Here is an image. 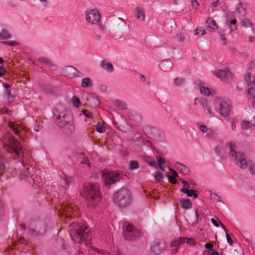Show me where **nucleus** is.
I'll use <instances>...</instances> for the list:
<instances>
[{"label":"nucleus","mask_w":255,"mask_h":255,"mask_svg":"<svg viewBox=\"0 0 255 255\" xmlns=\"http://www.w3.org/2000/svg\"><path fill=\"white\" fill-rule=\"evenodd\" d=\"M72 103L73 105L77 108L79 107L80 105V99L75 96H74L72 98Z\"/></svg>","instance_id":"4c0bfd02"},{"label":"nucleus","mask_w":255,"mask_h":255,"mask_svg":"<svg viewBox=\"0 0 255 255\" xmlns=\"http://www.w3.org/2000/svg\"><path fill=\"white\" fill-rule=\"evenodd\" d=\"M237 20L236 19L233 20H227L226 21V24L229 26L230 29V31L233 32L235 31L237 29V26L236 25Z\"/></svg>","instance_id":"5701e85b"},{"label":"nucleus","mask_w":255,"mask_h":255,"mask_svg":"<svg viewBox=\"0 0 255 255\" xmlns=\"http://www.w3.org/2000/svg\"><path fill=\"white\" fill-rule=\"evenodd\" d=\"M11 37V34L6 29H2L1 33H0V39H8Z\"/></svg>","instance_id":"c85d7f7f"},{"label":"nucleus","mask_w":255,"mask_h":255,"mask_svg":"<svg viewBox=\"0 0 255 255\" xmlns=\"http://www.w3.org/2000/svg\"><path fill=\"white\" fill-rule=\"evenodd\" d=\"M220 40L222 41V42H223V45H225L226 44L227 39L224 34L220 35Z\"/></svg>","instance_id":"4d7b16f0"},{"label":"nucleus","mask_w":255,"mask_h":255,"mask_svg":"<svg viewBox=\"0 0 255 255\" xmlns=\"http://www.w3.org/2000/svg\"><path fill=\"white\" fill-rule=\"evenodd\" d=\"M81 86L83 88L90 87L92 86V82L90 78H84L81 80Z\"/></svg>","instance_id":"bb28decb"},{"label":"nucleus","mask_w":255,"mask_h":255,"mask_svg":"<svg viewBox=\"0 0 255 255\" xmlns=\"http://www.w3.org/2000/svg\"><path fill=\"white\" fill-rule=\"evenodd\" d=\"M83 114L86 117H88V118H91L92 117V113H91L90 112H89V111L88 110H84L83 111Z\"/></svg>","instance_id":"5fc2aeb1"},{"label":"nucleus","mask_w":255,"mask_h":255,"mask_svg":"<svg viewBox=\"0 0 255 255\" xmlns=\"http://www.w3.org/2000/svg\"><path fill=\"white\" fill-rule=\"evenodd\" d=\"M215 134V133L214 131L212 130H210L207 133L206 135L208 137H212L214 136Z\"/></svg>","instance_id":"13d9d810"},{"label":"nucleus","mask_w":255,"mask_h":255,"mask_svg":"<svg viewBox=\"0 0 255 255\" xmlns=\"http://www.w3.org/2000/svg\"><path fill=\"white\" fill-rule=\"evenodd\" d=\"M71 237L76 242L80 244L84 243L85 246L91 243V234L86 226L76 223H72L68 226Z\"/></svg>","instance_id":"f257e3e1"},{"label":"nucleus","mask_w":255,"mask_h":255,"mask_svg":"<svg viewBox=\"0 0 255 255\" xmlns=\"http://www.w3.org/2000/svg\"><path fill=\"white\" fill-rule=\"evenodd\" d=\"M113 199L119 207H126L129 204L131 200L130 192L127 188H122L114 194Z\"/></svg>","instance_id":"39448f33"},{"label":"nucleus","mask_w":255,"mask_h":255,"mask_svg":"<svg viewBox=\"0 0 255 255\" xmlns=\"http://www.w3.org/2000/svg\"><path fill=\"white\" fill-rule=\"evenodd\" d=\"M200 103L204 111H206L207 112L210 117H213L215 116L214 113L212 112L206 100L203 99L201 100Z\"/></svg>","instance_id":"dca6fc26"},{"label":"nucleus","mask_w":255,"mask_h":255,"mask_svg":"<svg viewBox=\"0 0 255 255\" xmlns=\"http://www.w3.org/2000/svg\"><path fill=\"white\" fill-rule=\"evenodd\" d=\"M230 151L229 156L233 159L235 164L242 169H246L248 168V162L245 154L241 151H237L236 146L234 142L229 143Z\"/></svg>","instance_id":"423d86ee"},{"label":"nucleus","mask_w":255,"mask_h":255,"mask_svg":"<svg viewBox=\"0 0 255 255\" xmlns=\"http://www.w3.org/2000/svg\"><path fill=\"white\" fill-rule=\"evenodd\" d=\"M5 171V165L4 162L3 161H0V173H1V175L2 173Z\"/></svg>","instance_id":"37998d69"},{"label":"nucleus","mask_w":255,"mask_h":255,"mask_svg":"<svg viewBox=\"0 0 255 255\" xmlns=\"http://www.w3.org/2000/svg\"><path fill=\"white\" fill-rule=\"evenodd\" d=\"M101 67L109 72H112L114 71V67L112 64L106 60L101 61Z\"/></svg>","instance_id":"2eb2a0df"},{"label":"nucleus","mask_w":255,"mask_h":255,"mask_svg":"<svg viewBox=\"0 0 255 255\" xmlns=\"http://www.w3.org/2000/svg\"><path fill=\"white\" fill-rule=\"evenodd\" d=\"M182 184H183V187L182 188H181V189H180V191L182 192H183V190H188V189L189 188V184L187 181H183L182 182Z\"/></svg>","instance_id":"a18cd8bd"},{"label":"nucleus","mask_w":255,"mask_h":255,"mask_svg":"<svg viewBox=\"0 0 255 255\" xmlns=\"http://www.w3.org/2000/svg\"><path fill=\"white\" fill-rule=\"evenodd\" d=\"M211 222L213 223V224L217 227H219V224L217 222V221L216 220H215L214 219L212 218L211 219Z\"/></svg>","instance_id":"e2e57ef3"},{"label":"nucleus","mask_w":255,"mask_h":255,"mask_svg":"<svg viewBox=\"0 0 255 255\" xmlns=\"http://www.w3.org/2000/svg\"><path fill=\"white\" fill-rule=\"evenodd\" d=\"M77 207L73 204H69L66 206H62L61 208L59 210L60 214L65 218H68L72 215L71 213L73 212L74 216L76 215V213Z\"/></svg>","instance_id":"9b49d317"},{"label":"nucleus","mask_w":255,"mask_h":255,"mask_svg":"<svg viewBox=\"0 0 255 255\" xmlns=\"http://www.w3.org/2000/svg\"><path fill=\"white\" fill-rule=\"evenodd\" d=\"M42 126L41 125L37 124L34 127V129L35 131H39L42 128Z\"/></svg>","instance_id":"bf43d9fd"},{"label":"nucleus","mask_w":255,"mask_h":255,"mask_svg":"<svg viewBox=\"0 0 255 255\" xmlns=\"http://www.w3.org/2000/svg\"><path fill=\"white\" fill-rule=\"evenodd\" d=\"M252 124L250 122L244 120L242 122L241 127L243 129H248L252 127Z\"/></svg>","instance_id":"72a5a7b5"},{"label":"nucleus","mask_w":255,"mask_h":255,"mask_svg":"<svg viewBox=\"0 0 255 255\" xmlns=\"http://www.w3.org/2000/svg\"><path fill=\"white\" fill-rule=\"evenodd\" d=\"M181 207L185 210H187L192 207V203L189 199H182L180 200Z\"/></svg>","instance_id":"aec40b11"},{"label":"nucleus","mask_w":255,"mask_h":255,"mask_svg":"<svg viewBox=\"0 0 255 255\" xmlns=\"http://www.w3.org/2000/svg\"><path fill=\"white\" fill-rule=\"evenodd\" d=\"M29 169H27L26 171L23 173V174H20L19 176L20 179L22 180L24 178L28 177L29 173L28 172Z\"/></svg>","instance_id":"de8ad7c7"},{"label":"nucleus","mask_w":255,"mask_h":255,"mask_svg":"<svg viewBox=\"0 0 255 255\" xmlns=\"http://www.w3.org/2000/svg\"><path fill=\"white\" fill-rule=\"evenodd\" d=\"M8 126L10 128H11L15 134L18 135L19 136L22 135V132L19 129L20 128L23 129V128H22L21 126H19V125L16 124L13 122H10L8 123Z\"/></svg>","instance_id":"4468645a"},{"label":"nucleus","mask_w":255,"mask_h":255,"mask_svg":"<svg viewBox=\"0 0 255 255\" xmlns=\"http://www.w3.org/2000/svg\"><path fill=\"white\" fill-rule=\"evenodd\" d=\"M214 73L216 76L220 78H228L232 77V73L229 71V69H226L225 70H219L217 72H214Z\"/></svg>","instance_id":"ddd939ff"},{"label":"nucleus","mask_w":255,"mask_h":255,"mask_svg":"<svg viewBox=\"0 0 255 255\" xmlns=\"http://www.w3.org/2000/svg\"><path fill=\"white\" fill-rule=\"evenodd\" d=\"M183 193H186L189 197L193 196L194 198H196L197 197V194L193 189L183 190Z\"/></svg>","instance_id":"473e14b6"},{"label":"nucleus","mask_w":255,"mask_h":255,"mask_svg":"<svg viewBox=\"0 0 255 255\" xmlns=\"http://www.w3.org/2000/svg\"><path fill=\"white\" fill-rule=\"evenodd\" d=\"M102 175L106 185L115 183L119 181L121 178V175L119 173L114 171L103 172Z\"/></svg>","instance_id":"1a4fd4ad"},{"label":"nucleus","mask_w":255,"mask_h":255,"mask_svg":"<svg viewBox=\"0 0 255 255\" xmlns=\"http://www.w3.org/2000/svg\"><path fill=\"white\" fill-rule=\"evenodd\" d=\"M160 67L163 71H168L172 68V63L169 61L163 60L161 62Z\"/></svg>","instance_id":"f3484780"},{"label":"nucleus","mask_w":255,"mask_h":255,"mask_svg":"<svg viewBox=\"0 0 255 255\" xmlns=\"http://www.w3.org/2000/svg\"><path fill=\"white\" fill-rule=\"evenodd\" d=\"M81 164H86L88 165L89 166H90V165H89V164H90L89 160V159H88V158L87 157H83V159L82 161H81Z\"/></svg>","instance_id":"6e6d98bb"},{"label":"nucleus","mask_w":255,"mask_h":255,"mask_svg":"<svg viewBox=\"0 0 255 255\" xmlns=\"http://www.w3.org/2000/svg\"><path fill=\"white\" fill-rule=\"evenodd\" d=\"M125 229L123 232V235L125 238L128 240H133L136 238L139 237L141 235L140 232L134 228L130 224H127L124 227Z\"/></svg>","instance_id":"6e6552de"},{"label":"nucleus","mask_w":255,"mask_h":255,"mask_svg":"<svg viewBox=\"0 0 255 255\" xmlns=\"http://www.w3.org/2000/svg\"><path fill=\"white\" fill-rule=\"evenodd\" d=\"M200 92L202 94L206 96H209L210 94L209 89L208 88H205L204 86H202L200 88Z\"/></svg>","instance_id":"e433bc0d"},{"label":"nucleus","mask_w":255,"mask_h":255,"mask_svg":"<svg viewBox=\"0 0 255 255\" xmlns=\"http://www.w3.org/2000/svg\"><path fill=\"white\" fill-rule=\"evenodd\" d=\"M255 66V61H251L249 64V67L250 68H252Z\"/></svg>","instance_id":"774afa93"},{"label":"nucleus","mask_w":255,"mask_h":255,"mask_svg":"<svg viewBox=\"0 0 255 255\" xmlns=\"http://www.w3.org/2000/svg\"><path fill=\"white\" fill-rule=\"evenodd\" d=\"M175 165L176 168L184 174L187 175L190 172V170L187 167L179 162H176Z\"/></svg>","instance_id":"6ab92c4d"},{"label":"nucleus","mask_w":255,"mask_h":255,"mask_svg":"<svg viewBox=\"0 0 255 255\" xmlns=\"http://www.w3.org/2000/svg\"><path fill=\"white\" fill-rule=\"evenodd\" d=\"M250 170L252 174H255V167H254L253 166H250Z\"/></svg>","instance_id":"338daca9"},{"label":"nucleus","mask_w":255,"mask_h":255,"mask_svg":"<svg viewBox=\"0 0 255 255\" xmlns=\"http://www.w3.org/2000/svg\"><path fill=\"white\" fill-rule=\"evenodd\" d=\"M248 98L252 100L253 106L255 108V89L252 87L250 88L248 91Z\"/></svg>","instance_id":"a211bd4d"},{"label":"nucleus","mask_w":255,"mask_h":255,"mask_svg":"<svg viewBox=\"0 0 255 255\" xmlns=\"http://www.w3.org/2000/svg\"><path fill=\"white\" fill-rule=\"evenodd\" d=\"M219 0H216V1L213 2L211 4V7L213 8L214 7H216L219 3Z\"/></svg>","instance_id":"69168bd1"},{"label":"nucleus","mask_w":255,"mask_h":255,"mask_svg":"<svg viewBox=\"0 0 255 255\" xmlns=\"http://www.w3.org/2000/svg\"><path fill=\"white\" fill-rule=\"evenodd\" d=\"M219 223L221 224L223 229L225 230V231L226 232V236L228 243L230 246H232L233 244V241L231 237H230V235L228 233V229L226 228L225 226L221 221H219Z\"/></svg>","instance_id":"cd10ccee"},{"label":"nucleus","mask_w":255,"mask_h":255,"mask_svg":"<svg viewBox=\"0 0 255 255\" xmlns=\"http://www.w3.org/2000/svg\"><path fill=\"white\" fill-rule=\"evenodd\" d=\"M55 115L56 124L62 128L63 132L67 134L72 133L75 129L71 116L65 110Z\"/></svg>","instance_id":"f03ea898"},{"label":"nucleus","mask_w":255,"mask_h":255,"mask_svg":"<svg viewBox=\"0 0 255 255\" xmlns=\"http://www.w3.org/2000/svg\"><path fill=\"white\" fill-rule=\"evenodd\" d=\"M5 70L3 67L0 66V76H2L4 75V73L5 72Z\"/></svg>","instance_id":"0e129e2a"},{"label":"nucleus","mask_w":255,"mask_h":255,"mask_svg":"<svg viewBox=\"0 0 255 255\" xmlns=\"http://www.w3.org/2000/svg\"><path fill=\"white\" fill-rule=\"evenodd\" d=\"M242 25L245 28H251L252 29H253V24L250 19L247 18L243 19L241 21Z\"/></svg>","instance_id":"7c9ffc66"},{"label":"nucleus","mask_w":255,"mask_h":255,"mask_svg":"<svg viewBox=\"0 0 255 255\" xmlns=\"http://www.w3.org/2000/svg\"><path fill=\"white\" fill-rule=\"evenodd\" d=\"M184 81L183 79L177 77L174 79V84L175 85L178 86L182 85Z\"/></svg>","instance_id":"ea45409f"},{"label":"nucleus","mask_w":255,"mask_h":255,"mask_svg":"<svg viewBox=\"0 0 255 255\" xmlns=\"http://www.w3.org/2000/svg\"><path fill=\"white\" fill-rule=\"evenodd\" d=\"M83 191L86 194L89 207L94 206L101 201L102 197L98 184H91L84 186Z\"/></svg>","instance_id":"7ed1b4c3"},{"label":"nucleus","mask_w":255,"mask_h":255,"mask_svg":"<svg viewBox=\"0 0 255 255\" xmlns=\"http://www.w3.org/2000/svg\"><path fill=\"white\" fill-rule=\"evenodd\" d=\"M170 171L171 172V173L172 174L171 177L172 178H174V181H173V183L175 184L177 182V180H176V178L178 176V175L177 173L173 169H171V168L170 169Z\"/></svg>","instance_id":"58836bf2"},{"label":"nucleus","mask_w":255,"mask_h":255,"mask_svg":"<svg viewBox=\"0 0 255 255\" xmlns=\"http://www.w3.org/2000/svg\"><path fill=\"white\" fill-rule=\"evenodd\" d=\"M137 12L136 17L138 19L141 18L142 20L145 19V13L143 10L139 7H137L135 9Z\"/></svg>","instance_id":"2f4dec72"},{"label":"nucleus","mask_w":255,"mask_h":255,"mask_svg":"<svg viewBox=\"0 0 255 255\" xmlns=\"http://www.w3.org/2000/svg\"><path fill=\"white\" fill-rule=\"evenodd\" d=\"M2 43L11 45V46H15L17 44V42L16 41H2Z\"/></svg>","instance_id":"603ef678"},{"label":"nucleus","mask_w":255,"mask_h":255,"mask_svg":"<svg viewBox=\"0 0 255 255\" xmlns=\"http://www.w3.org/2000/svg\"><path fill=\"white\" fill-rule=\"evenodd\" d=\"M114 102L115 105L121 110H126L127 108L126 103L123 101L119 100H116Z\"/></svg>","instance_id":"c756f323"},{"label":"nucleus","mask_w":255,"mask_h":255,"mask_svg":"<svg viewBox=\"0 0 255 255\" xmlns=\"http://www.w3.org/2000/svg\"><path fill=\"white\" fill-rule=\"evenodd\" d=\"M154 177L157 181H160L163 178V174L160 172H156L154 175Z\"/></svg>","instance_id":"a19ab883"},{"label":"nucleus","mask_w":255,"mask_h":255,"mask_svg":"<svg viewBox=\"0 0 255 255\" xmlns=\"http://www.w3.org/2000/svg\"><path fill=\"white\" fill-rule=\"evenodd\" d=\"M206 23L208 25V27L215 30L217 28V24L216 21L210 17L206 20Z\"/></svg>","instance_id":"393cba45"},{"label":"nucleus","mask_w":255,"mask_h":255,"mask_svg":"<svg viewBox=\"0 0 255 255\" xmlns=\"http://www.w3.org/2000/svg\"><path fill=\"white\" fill-rule=\"evenodd\" d=\"M191 5L193 7V8L196 9L199 6V2L197 0H192L191 1Z\"/></svg>","instance_id":"3c124183"},{"label":"nucleus","mask_w":255,"mask_h":255,"mask_svg":"<svg viewBox=\"0 0 255 255\" xmlns=\"http://www.w3.org/2000/svg\"><path fill=\"white\" fill-rule=\"evenodd\" d=\"M8 142L3 145L4 149L14 159L20 158L23 155L22 146L20 142L12 135H9Z\"/></svg>","instance_id":"20e7f679"},{"label":"nucleus","mask_w":255,"mask_h":255,"mask_svg":"<svg viewBox=\"0 0 255 255\" xmlns=\"http://www.w3.org/2000/svg\"><path fill=\"white\" fill-rule=\"evenodd\" d=\"M66 70L70 71L74 73L76 69L72 66H67L66 67Z\"/></svg>","instance_id":"680f3d73"},{"label":"nucleus","mask_w":255,"mask_h":255,"mask_svg":"<svg viewBox=\"0 0 255 255\" xmlns=\"http://www.w3.org/2000/svg\"><path fill=\"white\" fill-rule=\"evenodd\" d=\"M96 129V130L100 133H103L105 131V128L99 124L97 125Z\"/></svg>","instance_id":"79ce46f5"},{"label":"nucleus","mask_w":255,"mask_h":255,"mask_svg":"<svg viewBox=\"0 0 255 255\" xmlns=\"http://www.w3.org/2000/svg\"><path fill=\"white\" fill-rule=\"evenodd\" d=\"M245 80L248 85H252L255 84V78L253 74L248 73L245 76Z\"/></svg>","instance_id":"a878e982"},{"label":"nucleus","mask_w":255,"mask_h":255,"mask_svg":"<svg viewBox=\"0 0 255 255\" xmlns=\"http://www.w3.org/2000/svg\"><path fill=\"white\" fill-rule=\"evenodd\" d=\"M46 231L44 225H42L37 228V229H30L28 231L29 235L32 236H42L44 235Z\"/></svg>","instance_id":"f8f14e48"},{"label":"nucleus","mask_w":255,"mask_h":255,"mask_svg":"<svg viewBox=\"0 0 255 255\" xmlns=\"http://www.w3.org/2000/svg\"><path fill=\"white\" fill-rule=\"evenodd\" d=\"M156 159L157 161L158 166L162 165L165 163V159L161 157L157 156H156Z\"/></svg>","instance_id":"49530a36"},{"label":"nucleus","mask_w":255,"mask_h":255,"mask_svg":"<svg viewBox=\"0 0 255 255\" xmlns=\"http://www.w3.org/2000/svg\"><path fill=\"white\" fill-rule=\"evenodd\" d=\"M176 38L177 39L178 41L180 42H183L185 40V37L181 33L177 34Z\"/></svg>","instance_id":"c03bdc74"},{"label":"nucleus","mask_w":255,"mask_h":255,"mask_svg":"<svg viewBox=\"0 0 255 255\" xmlns=\"http://www.w3.org/2000/svg\"><path fill=\"white\" fill-rule=\"evenodd\" d=\"M146 132L150 135V138H153L156 137L158 129L154 127L148 126L146 128Z\"/></svg>","instance_id":"412c9836"},{"label":"nucleus","mask_w":255,"mask_h":255,"mask_svg":"<svg viewBox=\"0 0 255 255\" xmlns=\"http://www.w3.org/2000/svg\"><path fill=\"white\" fill-rule=\"evenodd\" d=\"M215 104L220 105V113L222 116L227 117L229 115L230 106L227 102L223 101L221 98H217L215 100Z\"/></svg>","instance_id":"9d476101"},{"label":"nucleus","mask_w":255,"mask_h":255,"mask_svg":"<svg viewBox=\"0 0 255 255\" xmlns=\"http://www.w3.org/2000/svg\"><path fill=\"white\" fill-rule=\"evenodd\" d=\"M72 181L71 178H68L66 175H64L60 180V184L61 187L67 188L69 183Z\"/></svg>","instance_id":"4be33fe9"},{"label":"nucleus","mask_w":255,"mask_h":255,"mask_svg":"<svg viewBox=\"0 0 255 255\" xmlns=\"http://www.w3.org/2000/svg\"><path fill=\"white\" fill-rule=\"evenodd\" d=\"M199 129L203 133L206 132L208 131L207 127L204 125L200 126Z\"/></svg>","instance_id":"864d4df0"},{"label":"nucleus","mask_w":255,"mask_h":255,"mask_svg":"<svg viewBox=\"0 0 255 255\" xmlns=\"http://www.w3.org/2000/svg\"><path fill=\"white\" fill-rule=\"evenodd\" d=\"M38 60L39 61L44 63L45 64H51V62H50V60L46 57H40L38 59Z\"/></svg>","instance_id":"8fccbe9b"},{"label":"nucleus","mask_w":255,"mask_h":255,"mask_svg":"<svg viewBox=\"0 0 255 255\" xmlns=\"http://www.w3.org/2000/svg\"><path fill=\"white\" fill-rule=\"evenodd\" d=\"M86 20L90 23L93 24H98L99 28L101 30H104V26L99 24L101 19L100 14L96 9L87 10L85 12Z\"/></svg>","instance_id":"0eeeda50"},{"label":"nucleus","mask_w":255,"mask_h":255,"mask_svg":"<svg viewBox=\"0 0 255 255\" xmlns=\"http://www.w3.org/2000/svg\"><path fill=\"white\" fill-rule=\"evenodd\" d=\"M186 240V238H179L173 241L171 243V246L172 247L178 246L181 244H184L185 243Z\"/></svg>","instance_id":"b1692460"},{"label":"nucleus","mask_w":255,"mask_h":255,"mask_svg":"<svg viewBox=\"0 0 255 255\" xmlns=\"http://www.w3.org/2000/svg\"><path fill=\"white\" fill-rule=\"evenodd\" d=\"M213 247V245L211 243H207L205 245V248L206 249H209L211 251H212Z\"/></svg>","instance_id":"052dcab7"},{"label":"nucleus","mask_w":255,"mask_h":255,"mask_svg":"<svg viewBox=\"0 0 255 255\" xmlns=\"http://www.w3.org/2000/svg\"><path fill=\"white\" fill-rule=\"evenodd\" d=\"M210 197L215 201L219 202L220 201L219 197L216 193H211Z\"/></svg>","instance_id":"09e8293b"},{"label":"nucleus","mask_w":255,"mask_h":255,"mask_svg":"<svg viewBox=\"0 0 255 255\" xmlns=\"http://www.w3.org/2000/svg\"><path fill=\"white\" fill-rule=\"evenodd\" d=\"M144 160L145 161L149 164L150 166L152 167H156V162L153 160V159L150 157L146 156L144 158Z\"/></svg>","instance_id":"f704fd0d"},{"label":"nucleus","mask_w":255,"mask_h":255,"mask_svg":"<svg viewBox=\"0 0 255 255\" xmlns=\"http://www.w3.org/2000/svg\"><path fill=\"white\" fill-rule=\"evenodd\" d=\"M130 170H134L138 168L139 164L136 161L132 160L129 163Z\"/></svg>","instance_id":"c9c22d12"}]
</instances>
